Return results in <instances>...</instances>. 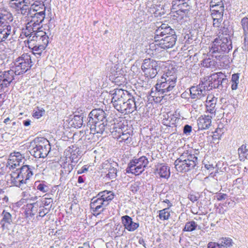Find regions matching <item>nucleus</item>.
<instances>
[{"label":"nucleus","mask_w":248,"mask_h":248,"mask_svg":"<svg viewBox=\"0 0 248 248\" xmlns=\"http://www.w3.org/2000/svg\"><path fill=\"white\" fill-rule=\"evenodd\" d=\"M177 41L175 32L170 27L162 24L156 30L154 37L155 45L163 49L172 48Z\"/></svg>","instance_id":"f257e3e1"},{"label":"nucleus","mask_w":248,"mask_h":248,"mask_svg":"<svg viewBox=\"0 0 248 248\" xmlns=\"http://www.w3.org/2000/svg\"><path fill=\"white\" fill-rule=\"evenodd\" d=\"M37 31H28L25 32L26 36H29L27 45L32 50L34 54L41 56L46 49L49 43V37L46 32L41 29Z\"/></svg>","instance_id":"f03ea898"},{"label":"nucleus","mask_w":248,"mask_h":248,"mask_svg":"<svg viewBox=\"0 0 248 248\" xmlns=\"http://www.w3.org/2000/svg\"><path fill=\"white\" fill-rule=\"evenodd\" d=\"M217 35L218 37L214 40L210 48L209 52L213 55L228 52L232 48L229 35L226 31H223L220 30Z\"/></svg>","instance_id":"7ed1b4c3"},{"label":"nucleus","mask_w":248,"mask_h":248,"mask_svg":"<svg viewBox=\"0 0 248 248\" xmlns=\"http://www.w3.org/2000/svg\"><path fill=\"white\" fill-rule=\"evenodd\" d=\"M113 198V192L107 190L99 192L96 197L92 198L90 205L93 214L98 215L103 212L109 202Z\"/></svg>","instance_id":"20e7f679"},{"label":"nucleus","mask_w":248,"mask_h":248,"mask_svg":"<svg viewBox=\"0 0 248 248\" xmlns=\"http://www.w3.org/2000/svg\"><path fill=\"white\" fill-rule=\"evenodd\" d=\"M31 152L35 158H45L51 150L49 141L44 137H37L31 142Z\"/></svg>","instance_id":"39448f33"},{"label":"nucleus","mask_w":248,"mask_h":248,"mask_svg":"<svg viewBox=\"0 0 248 248\" xmlns=\"http://www.w3.org/2000/svg\"><path fill=\"white\" fill-rule=\"evenodd\" d=\"M149 161L145 156L132 159L128 164L126 172L139 175L142 173L147 166Z\"/></svg>","instance_id":"423d86ee"},{"label":"nucleus","mask_w":248,"mask_h":248,"mask_svg":"<svg viewBox=\"0 0 248 248\" xmlns=\"http://www.w3.org/2000/svg\"><path fill=\"white\" fill-rule=\"evenodd\" d=\"M111 134L120 143L127 144L132 140L131 130L126 126L114 127Z\"/></svg>","instance_id":"0eeeda50"},{"label":"nucleus","mask_w":248,"mask_h":248,"mask_svg":"<svg viewBox=\"0 0 248 248\" xmlns=\"http://www.w3.org/2000/svg\"><path fill=\"white\" fill-rule=\"evenodd\" d=\"M141 67L144 77L148 79L154 78L159 70L158 62L151 59H145Z\"/></svg>","instance_id":"6e6552de"},{"label":"nucleus","mask_w":248,"mask_h":248,"mask_svg":"<svg viewBox=\"0 0 248 248\" xmlns=\"http://www.w3.org/2000/svg\"><path fill=\"white\" fill-rule=\"evenodd\" d=\"M15 73L20 75L25 73L32 66L31 56L28 53H24L18 57L15 62Z\"/></svg>","instance_id":"1a4fd4ad"},{"label":"nucleus","mask_w":248,"mask_h":248,"mask_svg":"<svg viewBox=\"0 0 248 248\" xmlns=\"http://www.w3.org/2000/svg\"><path fill=\"white\" fill-rule=\"evenodd\" d=\"M38 197L37 196L31 197L30 199L26 198V200L33 201L32 202L28 203L24 205L23 207L24 214L26 218H31L34 217L37 214H39V212L41 210L40 204L37 201ZM39 216H37V217Z\"/></svg>","instance_id":"9d476101"},{"label":"nucleus","mask_w":248,"mask_h":248,"mask_svg":"<svg viewBox=\"0 0 248 248\" xmlns=\"http://www.w3.org/2000/svg\"><path fill=\"white\" fill-rule=\"evenodd\" d=\"M127 91L122 89H116L113 93L111 102L116 109H120L121 104L126 101L130 95Z\"/></svg>","instance_id":"9b49d317"},{"label":"nucleus","mask_w":248,"mask_h":248,"mask_svg":"<svg viewBox=\"0 0 248 248\" xmlns=\"http://www.w3.org/2000/svg\"><path fill=\"white\" fill-rule=\"evenodd\" d=\"M31 19L26 26V30L28 31H37L36 30L41 29L40 24L44 21L46 14H38L31 13Z\"/></svg>","instance_id":"f8f14e48"},{"label":"nucleus","mask_w":248,"mask_h":248,"mask_svg":"<svg viewBox=\"0 0 248 248\" xmlns=\"http://www.w3.org/2000/svg\"><path fill=\"white\" fill-rule=\"evenodd\" d=\"M15 72L10 70L4 71L0 75V86L1 88H7L15 78Z\"/></svg>","instance_id":"ddd939ff"},{"label":"nucleus","mask_w":248,"mask_h":248,"mask_svg":"<svg viewBox=\"0 0 248 248\" xmlns=\"http://www.w3.org/2000/svg\"><path fill=\"white\" fill-rule=\"evenodd\" d=\"M101 170L102 173L108 179H113L116 177L117 169L108 161L103 163Z\"/></svg>","instance_id":"4468645a"},{"label":"nucleus","mask_w":248,"mask_h":248,"mask_svg":"<svg viewBox=\"0 0 248 248\" xmlns=\"http://www.w3.org/2000/svg\"><path fill=\"white\" fill-rule=\"evenodd\" d=\"M212 114L201 115L197 120L198 128L201 130L208 129L212 124V120L215 117Z\"/></svg>","instance_id":"2eb2a0df"},{"label":"nucleus","mask_w":248,"mask_h":248,"mask_svg":"<svg viewBox=\"0 0 248 248\" xmlns=\"http://www.w3.org/2000/svg\"><path fill=\"white\" fill-rule=\"evenodd\" d=\"M190 95L192 99H200L206 95V90L203 84H200L190 88Z\"/></svg>","instance_id":"dca6fc26"},{"label":"nucleus","mask_w":248,"mask_h":248,"mask_svg":"<svg viewBox=\"0 0 248 248\" xmlns=\"http://www.w3.org/2000/svg\"><path fill=\"white\" fill-rule=\"evenodd\" d=\"M24 156L19 152H14L10 154L7 164L9 168L15 169L22 162Z\"/></svg>","instance_id":"f3484780"},{"label":"nucleus","mask_w":248,"mask_h":248,"mask_svg":"<svg viewBox=\"0 0 248 248\" xmlns=\"http://www.w3.org/2000/svg\"><path fill=\"white\" fill-rule=\"evenodd\" d=\"M155 173L160 178L168 179L170 174V167L163 163L159 164L156 166Z\"/></svg>","instance_id":"a211bd4d"},{"label":"nucleus","mask_w":248,"mask_h":248,"mask_svg":"<svg viewBox=\"0 0 248 248\" xmlns=\"http://www.w3.org/2000/svg\"><path fill=\"white\" fill-rule=\"evenodd\" d=\"M161 81H167L171 82V85L176 84L177 81L176 69L172 67L168 69L161 76Z\"/></svg>","instance_id":"6ab92c4d"},{"label":"nucleus","mask_w":248,"mask_h":248,"mask_svg":"<svg viewBox=\"0 0 248 248\" xmlns=\"http://www.w3.org/2000/svg\"><path fill=\"white\" fill-rule=\"evenodd\" d=\"M184 158L185 157L180 156L175 161V168L178 172H186L193 169L188 166L187 163L186 162V161H185L186 159Z\"/></svg>","instance_id":"aec40b11"},{"label":"nucleus","mask_w":248,"mask_h":248,"mask_svg":"<svg viewBox=\"0 0 248 248\" xmlns=\"http://www.w3.org/2000/svg\"><path fill=\"white\" fill-rule=\"evenodd\" d=\"M89 115L93 123L102 122L106 118V113L105 111L100 108L93 109L90 113Z\"/></svg>","instance_id":"412c9836"},{"label":"nucleus","mask_w":248,"mask_h":248,"mask_svg":"<svg viewBox=\"0 0 248 248\" xmlns=\"http://www.w3.org/2000/svg\"><path fill=\"white\" fill-rule=\"evenodd\" d=\"M122 222L124 228L130 232L135 231L139 227V223L134 222L132 218L127 215L122 217Z\"/></svg>","instance_id":"4be33fe9"},{"label":"nucleus","mask_w":248,"mask_h":248,"mask_svg":"<svg viewBox=\"0 0 248 248\" xmlns=\"http://www.w3.org/2000/svg\"><path fill=\"white\" fill-rule=\"evenodd\" d=\"M210 8L211 13H224V6L223 0H211Z\"/></svg>","instance_id":"5701e85b"},{"label":"nucleus","mask_w":248,"mask_h":248,"mask_svg":"<svg viewBox=\"0 0 248 248\" xmlns=\"http://www.w3.org/2000/svg\"><path fill=\"white\" fill-rule=\"evenodd\" d=\"M176 84L171 85V82L167 81H161L160 79L155 86V89L161 91L162 93H167L171 91Z\"/></svg>","instance_id":"b1692460"},{"label":"nucleus","mask_w":248,"mask_h":248,"mask_svg":"<svg viewBox=\"0 0 248 248\" xmlns=\"http://www.w3.org/2000/svg\"><path fill=\"white\" fill-rule=\"evenodd\" d=\"M37 201L39 202L41 207V210L39 212V217H44L48 213L47 210L45 208V206L50 204L52 202L53 200L51 198L46 197L39 199H38Z\"/></svg>","instance_id":"393cba45"},{"label":"nucleus","mask_w":248,"mask_h":248,"mask_svg":"<svg viewBox=\"0 0 248 248\" xmlns=\"http://www.w3.org/2000/svg\"><path fill=\"white\" fill-rule=\"evenodd\" d=\"M13 20L12 14L6 10H0V26L9 25Z\"/></svg>","instance_id":"a878e982"},{"label":"nucleus","mask_w":248,"mask_h":248,"mask_svg":"<svg viewBox=\"0 0 248 248\" xmlns=\"http://www.w3.org/2000/svg\"><path fill=\"white\" fill-rule=\"evenodd\" d=\"M46 7L43 2L35 1L31 4L30 14L37 13L38 14H46Z\"/></svg>","instance_id":"bb28decb"},{"label":"nucleus","mask_w":248,"mask_h":248,"mask_svg":"<svg viewBox=\"0 0 248 248\" xmlns=\"http://www.w3.org/2000/svg\"><path fill=\"white\" fill-rule=\"evenodd\" d=\"M223 75L222 72H218L212 74L209 78V82H210L208 84L209 87L212 88H217L221 82V76Z\"/></svg>","instance_id":"cd10ccee"},{"label":"nucleus","mask_w":248,"mask_h":248,"mask_svg":"<svg viewBox=\"0 0 248 248\" xmlns=\"http://www.w3.org/2000/svg\"><path fill=\"white\" fill-rule=\"evenodd\" d=\"M10 181L13 186H20L22 184L26 183L24 179L20 176L18 170L12 172Z\"/></svg>","instance_id":"c85d7f7f"},{"label":"nucleus","mask_w":248,"mask_h":248,"mask_svg":"<svg viewBox=\"0 0 248 248\" xmlns=\"http://www.w3.org/2000/svg\"><path fill=\"white\" fill-rule=\"evenodd\" d=\"M178 10L176 13L177 15L180 16L181 18L186 16L189 12L190 6L186 2H182L178 5Z\"/></svg>","instance_id":"c756f323"},{"label":"nucleus","mask_w":248,"mask_h":248,"mask_svg":"<svg viewBox=\"0 0 248 248\" xmlns=\"http://www.w3.org/2000/svg\"><path fill=\"white\" fill-rule=\"evenodd\" d=\"M12 27L10 25L0 26V42L5 41L11 34Z\"/></svg>","instance_id":"7c9ffc66"},{"label":"nucleus","mask_w":248,"mask_h":248,"mask_svg":"<svg viewBox=\"0 0 248 248\" xmlns=\"http://www.w3.org/2000/svg\"><path fill=\"white\" fill-rule=\"evenodd\" d=\"M28 2L26 0H10L9 5L11 8L16 10L19 11L28 6Z\"/></svg>","instance_id":"2f4dec72"},{"label":"nucleus","mask_w":248,"mask_h":248,"mask_svg":"<svg viewBox=\"0 0 248 248\" xmlns=\"http://www.w3.org/2000/svg\"><path fill=\"white\" fill-rule=\"evenodd\" d=\"M181 156L185 157L184 159H186L185 161L187 163L189 167H191L194 168L197 164L198 158L193 154H190L188 153H184Z\"/></svg>","instance_id":"473e14b6"},{"label":"nucleus","mask_w":248,"mask_h":248,"mask_svg":"<svg viewBox=\"0 0 248 248\" xmlns=\"http://www.w3.org/2000/svg\"><path fill=\"white\" fill-rule=\"evenodd\" d=\"M18 172L20 173V176L24 179L25 182H26V181L29 180L33 174L31 168L28 165L23 166L20 170H18Z\"/></svg>","instance_id":"72a5a7b5"},{"label":"nucleus","mask_w":248,"mask_h":248,"mask_svg":"<svg viewBox=\"0 0 248 248\" xmlns=\"http://www.w3.org/2000/svg\"><path fill=\"white\" fill-rule=\"evenodd\" d=\"M126 100L127 107L125 109L127 113H132L137 109L135 98L130 94Z\"/></svg>","instance_id":"f704fd0d"},{"label":"nucleus","mask_w":248,"mask_h":248,"mask_svg":"<svg viewBox=\"0 0 248 248\" xmlns=\"http://www.w3.org/2000/svg\"><path fill=\"white\" fill-rule=\"evenodd\" d=\"M224 13H211L213 18V26L218 28L221 25Z\"/></svg>","instance_id":"c9c22d12"},{"label":"nucleus","mask_w":248,"mask_h":248,"mask_svg":"<svg viewBox=\"0 0 248 248\" xmlns=\"http://www.w3.org/2000/svg\"><path fill=\"white\" fill-rule=\"evenodd\" d=\"M178 121L179 119L177 117L174 115H171L169 116L168 119L164 121L163 123L164 125L168 127H176Z\"/></svg>","instance_id":"e433bc0d"},{"label":"nucleus","mask_w":248,"mask_h":248,"mask_svg":"<svg viewBox=\"0 0 248 248\" xmlns=\"http://www.w3.org/2000/svg\"><path fill=\"white\" fill-rule=\"evenodd\" d=\"M158 217L161 220H167L170 217V212L169 208H166L158 211Z\"/></svg>","instance_id":"4c0bfd02"},{"label":"nucleus","mask_w":248,"mask_h":248,"mask_svg":"<svg viewBox=\"0 0 248 248\" xmlns=\"http://www.w3.org/2000/svg\"><path fill=\"white\" fill-rule=\"evenodd\" d=\"M164 93L158 90H155V91H152L150 94V97L152 98V100L155 103L160 102L162 98L164 97Z\"/></svg>","instance_id":"58836bf2"},{"label":"nucleus","mask_w":248,"mask_h":248,"mask_svg":"<svg viewBox=\"0 0 248 248\" xmlns=\"http://www.w3.org/2000/svg\"><path fill=\"white\" fill-rule=\"evenodd\" d=\"M248 149L245 144L242 145L238 149L239 158L241 161H244L247 157Z\"/></svg>","instance_id":"ea45409f"},{"label":"nucleus","mask_w":248,"mask_h":248,"mask_svg":"<svg viewBox=\"0 0 248 248\" xmlns=\"http://www.w3.org/2000/svg\"><path fill=\"white\" fill-rule=\"evenodd\" d=\"M217 102H206V112H209L210 114L216 115V106Z\"/></svg>","instance_id":"a19ab883"},{"label":"nucleus","mask_w":248,"mask_h":248,"mask_svg":"<svg viewBox=\"0 0 248 248\" xmlns=\"http://www.w3.org/2000/svg\"><path fill=\"white\" fill-rule=\"evenodd\" d=\"M197 224L194 221L187 222L186 223L185 226L183 229L184 232H192L196 229Z\"/></svg>","instance_id":"79ce46f5"},{"label":"nucleus","mask_w":248,"mask_h":248,"mask_svg":"<svg viewBox=\"0 0 248 248\" xmlns=\"http://www.w3.org/2000/svg\"><path fill=\"white\" fill-rule=\"evenodd\" d=\"M239 76L238 74H233L232 75L231 79V88L232 90L237 89L239 82Z\"/></svg>","instance_id":"37998d69"},{"label":"nucleus","mask_w":248,"mask_h":248,"mask_svg":"<svg viewBox=\"0 0 248 248\" xmlns=\"http://www.w3.org/2000/svg\"><path fill=\"white\" fill-rule=\"evenodd\" d=\"M224 130L222 128L217 127L213 132L212 137L214 140H219L224 134Z\"/></svg>","instance_id":"c03bdc74"},{"label":"nucleus","mask_w":248,"mask_h":248,"mask_svg":"<svg viewBox=\"0 0 248 248\" xmlns=\"http://www.w3.org/2000/svg\"><path fill=\"white\" fill-rule=\"evenodd\" d=\"M45 113V110L43 108H40L39 107L33 110L32 117L36 119H39L42 117Z\"/></svg>","instance_id":"a18cd8bd"},{"label":"nucleus","mask_w":248,"mask_h":248,"mask_svg":"<svg viewBox=\"0 0 248 248\" xmlns=\"http://www.w3.org/2000/svg\"><path fill=\"white\" fill-rule=\"evenodd\" d=\"M3 217L2 221L8 224H10L12 221V215L11 214L5 210H3L2 213Z\"/></svg>","instance_id":"49530a36"},{"label":"nucleus","mask_w":248,"mask_h":248,"mask_svg":"<svg viewBox=\"0 0 248 248\" xmlns=\"http://www.w3.org/2000/svg\"><path fill=\"white\" fill-rule=\"evenodd\" d=\"M94 124L95 131L97 133H102L105 131V125L103 122Z\"/></svg>","instance_id":"de8ad7c7"},{"label":"nucleus","mask_w":248,"mask_h":248,"mask_svg":"<svg viewBox=\"0 0 248 248\" xmlns=\"http://www.w3.org/2000/svg\"><path fill=\"white\" fill-rule=\"evenodd\" d=\"M125 79L124 76L117 77L115 78L114 82L116 85L120 86L125 84Z\"/></svg>","instance_id":"09e8293b"},{"label":"nucleus","mask_w":248,"mask_h":248,"mask_svg":"<svg viewBox=\"0 0 248 248\" xmlns=\"http://www.w3.org/2000/svg\"><path fill=\"white\" fill-rule=\"evenodd\" d=\"M232 240L230 238H223L221 239L220 245L221 247H229L232 246Z\"/></svg>","instance_id":"8fccbe9b"},{"label":"nucleus","mask_w":248,"mask_h":248,"mask_svg":"<svg viewBox=\"0 0 248 248\" xmlns=\"http://www.w3.org/2000/svg\"><path fill=\"white\" fill-rule=\"evenodd\" d=\"M241 24L245 33L248 32V17H244L241 19Z\"/></svg>","instance_id":"3c124183"},{"label":"nucleus","mask_w":248,"mask_h":248,"mask_svg":"<svg viewBox=\"0 0 248 248\" xmlns=\"http://www.w3.org/2000/svg\"><path fill=\"white\" fill-rule=\"evenodd\" d=\"M37 189L43 193H45L47 191L48 187L44 183H40L37 186Z\"/></svg>","instance_id":"603ef678"},{"label":"nucleus","mask_w":248,"mask_h":248,"mask_svg":"<svg viewBox=\"0 0 248 248\" xmlns=\"http://www.w3.org/2000/svg\"><path fill=\"white\" fill-rule=\"evenodd\" d=\"M207 248H222L220 244L217 243L210 242L208 244Z\"/></svg>","instance_id":"864d4df0"},{"label":"nucleus","mask_w":248,"mask_h":248,"mask_svg":"<svg viewBox=\"0 0 248 248\" xmlns=\"http://www.w3.org/2000/svg\"><path fill=\"white\" fill-rule=\"evenodd\" d=\"M122 107L120 108V109H116L118 111H120V112L122 113H125L127 114L126 109L125 108L127 107V100L124 102V104H121Z\"/></svg>","instance_id":"5fc2aeb1"},{"label":"nucleus","mask_w":248,"mask_h":248,"mask_svg":"<svg viewBox=\"0 0 248 248\" xmlns=\"http://www.w3.org/2000/svg\"><path fill=\"white\" fill-rule=\"evenodd\" d=\"M227 195L226 194L221 193H217L216 196L217 200L218 201H220L221 200H225L227 198Z\"/></svg>","instance_id":"6e6d98bb"},{"label":"nucleus","mask_w":248,"mask_h":248,"mask_svg":"<svg viewBox=\"0 0 248 248\" xmlns=\"http://www.w3.org/2000/svg\"><path fill=\"white\" fill-rule=\"evenodd\" d=\"M212 101H214V102H217V98H216L214 96V94H208L207 95V97L206 102H211Z\"/></svg>","instance_id":"4d7b16f0"},{"label":"nucleus","mask_w":248,"mask_h":248,"mask_svg":"<svg viewBox=\"0 0 248 248\" xmlns=\"http://www.w3.org/2000/svg\"><path fill=\"white\" fill-rule=\"evenodd\" d=\"M192 130V127L191 126L186 124L184 126V133L185 134L189 133Z\"/></svg>","instance_id":"13d9d810"},{"label":"nucleus","mask_w":248,"mask_h":248,"mask_svg":"<svg viewBox=\"0 0 248 248\" xmlns=\"http://www.w3.org/2000/svg\"><path fill=\"white\" fill-rule=\"evenodd\" d=\"M188 199L193 202L198 200L197 197L194 194H190L188 195Z\"/></svg>","instance_id":"bf43d9fd"},{"label":"nucleus","mask_w":248,"mask_h":248,"mask_svg":"<svg viewBox=\"0 0 248 248\" xmlns=\"http://www.w3.org/2000/svg\"><path fill=\"white\" fill-rule=\"evenodd\" d=\"M78 248H90L89 242H84L82 246L78 247Z\"/></svg>","instance_id":"052dcab7"},{"label":"nucleus","mask_w":248,"mask_h":248,"mask_svg":"<svg viewBox=\"0 0 248 248\" xmlns=\"http://www.w3.org/2000/svg\"><path fill=\"white\" fill-rule=\"evenodd\" d=\"M163 202L168 204L167 208H169V209H170V208L172 206V203L170 202V200L168 199H165V200H164V201Z\"/></svg>","instance_id":"680f3d73"},{"label":"nucleus","mask_w":248,"mask_h":248,"mask_svg":"<svg viewBox=\"0 0 248 248\" xmlns=\"http://www.w3.org/2000/svg\"><path fill=\"white\" fill-rule=\"evenodd\" d=\"M205 167L207 170H213L215 168L214 166L213 165H211V164H205Z\"/></svg>","instance_id":"e2e57ef3"},{"label":"nucleus","mask_w":248,"mask_h":248,"mask_svg":"<svg viewBox=\"0 0 248 248\" xmlns=\"http://www.w3.org/2000/svg\"><path fill=\"white\" fill-rule=\"evenodd\" d=\"M87 170H88V169L86 168V166H84L82 168L81 170L80 171H78V174H80V173L84 172L85 171H87Z\"/></svg>","instance_id":"0e129e2a"},{"label":"nucleus","mask_w":248,"mask_h":248,"mask_svg":"<svg viewBox=\"0 0 248 248\" xmlns=\"http://www.w3.org/2000/svg\"><path fill=\"white\" fill-rule=\"evenodd\" d=\"M12 120V119H10L9 117H7V118L4 119L3 123L6 124H9V122H11Z\"/></svg>","instance_id":"69168bd1"},{"label":"nucleus","mask_w":248,"mask_h":248,"mask_svg":"<svg viewBox=\"0 0 248 248\" xmlns=\"http://www.w3.org/2000/svg\"><path fill=\"white\" fill-rule=\"evenodd\" d=\"M30 124H31V121L29 120H26V121H24L23 122V124L24 126H29V125H30Z\"/></svg>","instance_id":"338daca9"},{"label":"nucleus","mask_w":248,"mask_h":248,"mask_svg":"<svg viewBox=\"0 0 248 248\" xmlns=\"http://www.w3.org/2000/svg\"><path fill=\"white\" fill-rule=\"evenodd\" d=\"M78 183L81 184L84 182V179L82 176H79L78 178Z\"/></svg>","instance_id":"774afa93"}]
</instances>
